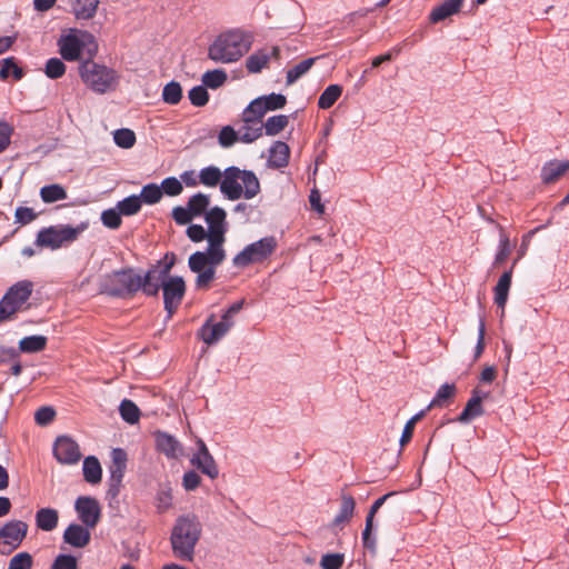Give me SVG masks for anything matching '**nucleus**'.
Listing matches in <instances>:
<instances>
[{"mask_svg":"<svg viewBox=\"0 0 569 569\" xmlns=\"http://www.w3.org/2000/svg\"><path fill=\"white\" fill-rule=\"evenodd\" d=\"M113 140L117 146L129 149L136 143V134L131 129H117L113 132Z\"/></svg>","mask_w":569,"mask_h":569,"instance_id":"47","label":"nucleus"},{"mask_svg":"<svg viewBox=\"0 0 569 569\" xmlns=\"http://www.w3.org/2000/svg\"><path fill=\"white\" fill-rule=\"evenodd\" d=\"M66 72V66L59 58H51L47 61L44 73L50 79L61 78Z\"/></svg>","mask_w":569,"mask_h":569,"instance_id":"48","label":"nucleus"},{"mask_svg":"<svg viewBox=\"0 0 569 569\" xmlns=\"http://www.w3.org/2000/svg\"><path fill=\"white\" fill-rule=\"evenodd\" d=\"M356 501L351 495L341 493V505L338 513L330 523V528L342 529L353 517Z\"/></svg>","mask_w":569,"mask_h":569,"instance_id":"20","label":"nucleus"},{"mask_svg":"<svg viewBox=\"0 0 569 569\" xmlns=\"http://www.w3.org/2000/svg\"><path fill=\"white\" fill-rule=\"evenodd\" d=\"M33 292V282L18 281L11 286L0 300V322L8 321L17 312L29 307L28 300Z\"/></svg>","mask_w":569,"mask_h":569,"instance_id":"8","label":"nucleus"},{"mask_svg":"<svg viewBox=\"0 0 569 569\" xmlns=\"http://www.w3.org/2000/svg\"><path fill=\"white\" fill-rule=\"evenodd\" d=\"M191 104L196 107H203L209 101V93L204 86H196L189 90L188 93Z\"/></svg>","mask_w":569,"mask_h":569,"instance_id":"50","label":"nucleus"},{"mask_svg":"<svg viewBox=\"0 0 569 569\" xmlns=\"http://www.w3.org/2000/svg\"><path fill=\"white\" fill-rule=\"evenodd\" d=\"M156 448L169 459L182 456L183 447L178 439L164 431L154 432Z\"/></svg>","mask_w":569,"mask_h":569,"instance_id":"19","label":"nucleus"},{"mask_svg":"<svg viewBox=\"0 0 569 569\" xmlns=\"http://www.w3.org/2000/svg\"><path fill=\"white\" fill-rule=\"evenodd\" d=\"M290 158V148L283 141H274L269 148L268 166L273 169L286 167Z\"/></svg>","mask_w":569,"mask_h":569,"instance_id":"22","label":"nucleus"},{"mask_svg":"<svg viewBox=\"0 0 569 569\" xmlns=\"http://www.w3.org/2000/svg\"><path fill=\"white\" fill-rule=\"evenodd\" d=\"M79 73L83 83L99 94L116 90L120 80L114 69L97 63L92 58L80 63Z\"/></svg>","mask_w":569,"mask_h":569,"instance_id":"5","label":"nucleus"},{"mask_svg":"<svg viewBox=\"0 0 569 569\" xmlns=\"http://www.w3.org/2000/svg\"><path fill=\"white\" fill-rule=\"evenodd\" d=\"M82 473L90 485H98L102 478V468L97 457L88 456L83 460Z\"/></svg>","mask_w":569,"mask_h":569,"instance_id":"27","label":"nucleus"},{"mask_svg":"<svg viewBox=\"0 0 569 569\" xmlns=\"http://www.w3.org/2000/svg\"><path fill=\"white\" fill-rule=\"evenodd\" d=\"M218 140H219V143L221 147H224V148L231 147L236 141L239 140L238 131H236L230 126H226L220 130Z\"/></svg>","mask_w":569,"mask_h":569,"instance_id":"57","label":"nucleus"},{"mask_svg":"<svg viewBox=\"0 0 569 569\" xmlns=\"http://www.w3.org/2000/svg\"><path fill=\"white\" fill-rule=\"evenodd\" d=\"M27 531L28 525L21 520H10L0 527V552L11 553L21 545Z\"/></svg>","mask_w":569,"mask_h":569,"instance_id":"12","label":"nucleus"},{"mask_svg":"<svg viewBox=\"0 0 569 569\" xmlns=\"http://www.w3.org/2000/svg\"><path fill=\"white\" fill-rule=\"evenodd\" d=\"M456 392V386L453 383H445L437 390L436 396L428 406L431 407H443L448 399L453 397Z\"/></svg>","mask_w":569,"mask_h":569,"instance_id":"46","label":"nucleus"},{"mask_svg":"<svg viewBox=\"0 0 569 569\" xmlns=\"http://www.w3.org/2000/svg\"><path fill=\"white\" fill-rule=\"evenodd\" d=\"M512 269L505 271L493 288V300L498 308L501 309V317L505 315V307L508 301L509 290L511 287Z\"/></svg>","mask_w":569,"mask_h":569,"instance_id":"23","label":"nucleus"},{"mask_svg":"<svg viewBox=\"0 0 569 569\" xmlns=\"http://www.w3.org/2000/svg\"><path fill=\"white\" fill-rule=\"evenodd\" d=\"M227 81V73L221 69L210 70L203 73L202 83L206 88L217 89Z\"/></svg>","mask_w":569,"mask_h":569,"instance_id":"45","label":"nucleus"},{"mask_svg":"<svg viewBox=\"0 0 569 569\" xmlns=\"http://www.w3.org/2000/svg\"><path fill=\"white\" fill-rule=\"evenodd\" d=\"M52 450L54 458L62 465H76L82 458L79 445L70 436H59Z\"/></svg>","mask_w":569,"mask_h":569,"instance_id":"15","label":"nucleus"},{"mask_svg":"<svg viewBox=\"0 0 569 569\" xmlns=\"http://www.w3.org/2000/svg\"><path fill=\"white\" fill-rule=\"evenodd\" d=\"M373 521L366 519V526L362 531V543L366 549L376 550V538L372 536Z\"/></svg>","mask_w":569,"mask_h":569,"instance_id":"60","label":"nucleus"},{"mask_svg":"<svg viewBox=\"0 0 569 569\" xmlns=\"http://www.w3.org/2000/svg\"><path fill=\"white\" fill-rule=\"evenodd\" d=\"M262 136V127L256 122H243L238 130L239 141L251 143Z\"/></svg>","mask_w":569,"mask_h":569,"instance_id":"36","label":"nucleus"},{"mask_svg":"<svg viewBox=\"0 0 569 569\" xmlns=\"http://www.w3.org/2000/svg\"><path fill=\"white\" fill-rule=\"evenodd\" d=\"M319 58L320 57H311V58L305 59V60L300 61L299 63H297L296 66H293L292 68L288 69L287 77H286L287 84L291 86L296 81H298L301 77L307 74Z\"/></svg>","mask_w":569,"mask_h":569,"instance_id":"30","label":"nucleus"},{"mask_svg":"<svg viewBox=\"0 0 569 569\" xmlns=\"http://www.w3.org/2000/svg\"><path fill=\"white\" fill-rule=\"evenodd\" d=\"M52 569H77V559L71 555H59L52 563Z\"/></svg>","mask_w":569,"mask_h":569,"instance_id":"62","label":"nucleus"},{"mask_svg":"<svg viewBox=\"0 0 569 569\" xmlns=\"http://www.w3.org/2000/svg\"><path fill=\"white\" fill-rule=\"evenodd\" d=\"M223 171L216 166H208L199 171L200 184L208 188H216L220 186Z\"/></svg>","mask_w":569,"mask_h":569,"instance_id":"33","label":"nucleus"},{"mask_svg":"<svg viewBox=\"0 0 569 569\" xmlns=\"http://www.w3.org/2000/svg\"><path fill=\"white\" fill-rule=\"evenodd\" d=\"M140 290L138 274L132 268L112 271L102 277L99 283L100 293L124 298L132 296Z\"/></svg>","mask_w":569,"mask_h":569,"instance_id":"7","label":"nucleus"},{"mask_svg":"<svg viewBox=\"0 0 569 569\" xmlns=\"http://www.w3.org/2000/svg\"><path fill=\"white\" fill-rule=\"evenodd\" d=\"M186 233H187V237L192 241V242H201L203 241L204 239H207V241L209 242V231L208 229L206 230L203 228V226L201 224H190L187 230H186Z\"/></svg>","mask_w":569,"mask_h":569,"instance_id":"56","label":"nucleus"},{"mask_svg":"<svg viewBox=\"0 0 569 569\" xmlns=\"http://www.w3.org/2000/svg\"><path fill=\"white\" fill-rule=\"evenodd\" d=\"M260 98L262 99L264 110H268V111L282 109L287 103L286 96H283L281 93L272 92L267 96H261Z\"/></svg>","mask_w":569,"mask_h":569,"instance_id":"49","label":"nucleus"},{"mask_svg":"<svg viewBox=\"0 0 569 569\" xmlns=\"http://www.w3.org/2000/svg\"><path fill=\"white\" fill-rule=\"evenodd\" d=\"M78 518L88 528H94L100 519V506L92 497L82 496L76 500Z\"/></svg>","mask_w":569,"mask_h":569,"instance_id":"17","label":"nucleus"},{"mask_svg":"<svg viewBox=\"0 0 569 569\" xmlns=\"http://www.w3.org/2000/svg\"><path fill=\"white\" fill-rule=\"evenodd\" d=\"M173 264L174 256L172 254L171 260L166 262L163 266H160L159 262L157 266H152L143 277L138 274L140 290H142L147 296H157L160 288H162V283L167 280Z\"/></svg>","mask_w":569,"mask_h":569,"instance_id":"11","label":"nucleus"},{"mask_svg":"<svg viewBox=\"0 0 569 569\" xmlns=\"http://www.w3.org/2000/svg\"><path fill=\"white\" fill-rule=\"evenodd\" d=\"M497 229L499 231V246H498V251L495 256L493 264L500 266L509 257V254L511 252V247H510L509 237L505 232L503 227L500 224H497Z\"/></svg>","mask_w":569,"mask_h":569,"instance_id":"34","label":"nucleus"},{"mask_svg":"<svg viewBox=\"0 0 569 569\" xmlns=\"http://www.w3.org/2000/svg\"><path fill=\"white\" fill-rule=\"evenodd\" d=\"M141 200L140 197L136 194H131L117 203V208L120 211L121 216H133L138 213L141 209Z\"/></svg>","mask_w":569,"mask_h":569,"instance_id":"44","label":"nucleus"},{"mask_svg":"<svg viewBox=\"0 0 569 569\" xmlns=\"http://www.w3.org/2000/svg\"><path fill=\"white\" fill-rule=\"evenodd\" d=\"M10 74L13 76L14 80L22 79V77L24 74L22 68H20L16 63L14 58H12V57L2 59L0 61V79L7 80Z\"/></svg>","mask_w":569,"mask_h":569,"instance_id":"39","label":"nucleus"},{"mask_svg":"<svg viewBox=\"0 0 569 569\" xmlns=\"http://www.w3.org/2000/svg\"><path fill=\"white\" fill-rule=\"evenodd\" d=\"M289 123V116L286 114H276L272 117H269L263 123H260V127H262V132L267 136H277L282 130L286 129V127Z\"/></svg>","mask_w":569,"mask_h":569,"instance_id":"31","label":"nucleus"},{"mask_svg":"<svg viewBox=\"0 0 569 569\" xmlns=\"http://www.w3.org/2000/svg\"><path fill=\"white\" fill-rule=\"evenodd\" d=\"M101 221L103 226L110 229H118L121 226V213L118 208H110L101 213Z\"/></svg>","mask_w":569,"mask_h":569,"instance_id":"52","label":"nucleus"},{"mask_svg":"<svg viewBox=\"0 0 569 569\" xmlns=\"http://www.w3.org/2000/svg\"><path fill=\"white\" fill-rule=\"evenodd\" d=\"M121 418L128 423H136L140 418V410L138 406L129 399H123L119 406Z\"/></svg>","mask_w":569,"mask_h":569,"instance_id":"41","label":"nucleus"},{"mask_svg":"<svg viewBox=\"0 0 569 569\" xmlns=\"http://www.w3.org/2000/svg\"><path fill=\"white\" fill-rule=\"evenodd\" d=\"M227 213L220 207H213L204 214L208 224L209 244L204 251H196L188 259L189 269L197 273L194 281L199 290H208L216 277V269L227 258L224 249L228 231Z\"/></svg>","mask_w":569,"mask_h":569,"instance_id":"1","label":"nucleus"},{"mask_svg":"<svg viewBox=\"0 0 569 569\" xmlns=\"http://www.w3.org/2000/svg\"><path fill=\"white\" fill-rule=\"evenodd\" d=\"M141 203L154 204L162 198V189L157 183H148L142 187L140 194Z\"/></svg>","mask_w":569,"mask_h":569,"instance_id":"43","label":"nucleus"},{"mask_svg":"<svg viewBox=\"0 0 569 569\" xmlns=\"http://www.w3.org/2000/svg\"><path fill=\"white\" fill-rule=\"evenodd\" d=\"M219 187L221 193L231 201L241 197L249 200L260 192V182L256 173L234 166L224 169Z\"/></svg>","mask_w":569,"mask_h":569,"instance_id":"4","label":"nucleus"},{"mask_svg":"<svg viewBox=\"0 0 569 569\" xmlns=\"http://www.w3.org/2000/svg\"><path fill=\"white\" fill-rule=\"evenodd\" d=\"M200 482H201V478L196 471L189 470V471L184 472L183 478H182V486L187 491H192V490L197 489L199 487Z\"/></svg>","mask_w":569,"mask_h":569,"instance_id":"64","label":"nucleus"},{"mask_svg":"<svg viewBox=\"0 0 569 569\" xmlns=\"http://www.w3.org/2000/svg\"><path fill=\"white\" fill-rule=\"evenodd\" d=\"M342 93V88L339 84H330L320 94L318 99V107L320 109L331 108Z\"/></svg>","mask_w":569,"mask_h":569,"instance_id":"35","label":"nucleus"},{"mask_svg":"<svg viewBox=\"0 0 569 569\" xmlns=\"http://www.w3.org/2000/svg\"><path fill=\"white\" fill-rule=\"evenodd\" d=\"M182 99V88L179 82L172 80L168 82L162 90V100L171 106H176Z\"/></svg>","mask_w":569,"mask_h":569,"instance_id":"42","label":"nucleus"},{"mask_svg":"<svg viewBox=\"0 0 569 569\" xmlns=\"http://www.w3.org/2000/svg\"><path fill=\"white\" fill-rule=\"evenodd\" d=\"M190 463L212 480L219 476V468L202 439L197 440V451L192 455Z\"/></svg>","mask_w":569,"mask_h":569,"instance_id":"16","label":"nucleus"},{"mask_svg":"<svg viewBox=\"0 0 569 569\" xmlns=\"http://www.w3.org/2000/svg\"><path fill=\"white\" fill-rule=\"evenodd\" d=\"M127 452L121 448H114L111 451V465L109 467V479L122 482L127 469Z\"/></svg>","mask_w":569,"mask_h":569,"instance_id":"26","label":"nucleus"},{"mask_svg":"<svg viewBox=\"0 0 569 569\" xmlns=\"http://www.w3.org/2000/svg\"><path fill=\"white\" fill-rule=\"evenodd\" d=\"M33 565V558L28 552H19L14 555L8 565V569H31Z\"/></svg>","mask_w":569,"mask_h":569,"instance_id":"53","label":"nucleus"},{"mask_svg":"<svg viewBox=\"0 0 569 569\" xmlns=\"http://www.w3.org/2000/svg\"><path fill=\"white\" fill-rule=\"evenodd\" d=\"M465 0H443L429 13L431 23H439L460 12Z\"/></svg>","mask_w":569,"mask_h":569,"instance_id":"21","label":"nucleus"},{"mask_svg":"<svg viewBox=\"0 0 569 569\" xmlns=\"http://www.w3.org/2000/svg\"><path fill=\"white\" fill-rule=\"evenodd\" d=\"M87 223L71 227L68 224H58L44 228L38 232V246L59 249L72 243L87 229Z\"/></svg>","mask_w":569,"mask_h":569,"instance_id":"9","label":"nucleus"},{"mask_svg":"<svg viewBox=\"0 0 569 569\" xmlns=\"http://www.w3.org/2000/svg\"><path fill=\"white\" fill-rule=\"evenodd\" d=\"M483 415L482 402H480L478 397H471L468 401L461 413L458 416L457 420L461 423H467L473 420L477 417Z\"/></svg>","mask_w":569,"mask_h":569,"instance_id":"32","label":"nucleus"},{"mask_svg":"<svg viewBox=\"0 0 569 569\" xmlns=\"http://www.w3.org/2000/svg\"><path fill=\"white\" fill-rule=\"evenodd\" d=\"M202 535V525L193 513L179 516L171 529L170 545L176 559L191 562Z\"/></svg>","mask_w":569,"mask_h":569,"instance_id":"2","label":"nucleus"},{"mask_svg":"<svg viewBox=\"0 0 569 569\" xmlns=\"http://www.w3.org/2000/svg\"><path fill=\"white\" fill-rule=\"evenodd\" d=\"M252 44V34L231 30L220 34L209 47V58L216 62L230 63L239 60Z\"/></svg>","mask_w":569,"mask_h":569,"instance_id":"3","label":"nucleus"},{"mask_svg":"<svg viewBox=\"0 0 569 569\" xmlns=\"http://www.w3.org/2000/svg\"><path fill=\"white\" fill-rule=\"evenodd\" d=\"M162 291L164 309L168 312V316L171 317L172 313L178 309L184 296V280L179 276H168L167 280L162 283Z\"/></svg>","mask_w":569,"mask_h":569,"instance_id":"13","label":"nucleus"},{"mask_svg":"<svg viewBox=\"0 0 569 569\" xmlns=\"http://www.w3.org/2000/svg\"><path fill=\"white\" fill-rule=\"evenodd\" d=\"M14 217L17 223L24 226L32 222L36 219V213L31 208L19 207L16 209Z\"/></svg>","mask_w":569,"mask_h":569,"instance_id":"61","label":"nucleus"},{"mask_svg":"<svg viewBox=\"0 0 569 569\" xmlns=\"http://www.w3.org/2000/svg\"><path fill=\"white\" fill-rule=\"evenodd\" d=\"M172 218L176 221V223L183 226V224L191 222V220L194 218V216L191 213L188 206L187 207L178 206L172 209Z\"/></svg>","mask_w":569,"mask_h":569,"instance_id":"59","label":"nucleus"},{"mask_svg":"<svg viewBox=\"0 0 569 569\" xmlns=\"http://www.w3.org/2000/svg\"><path fill=\"white\" fill-rule=\"evenodd\" d=\"M280 48L278 46L264 47L250 54L246 60V68L249 73H259L267 67L270 59H279Z\"/></svg>","mask_w":569,"mask_h":569,"instance_id":"18","label":"nucleus"},{"mask_svg":"<svg viewBox=\"0 0 569 569\" xmlns=\"http://www.w3.org/2000/svg\"><path fill=\"white\" fill-rule=\"evenodd\" d=\"M160 187L162 189V196L167 194L170 197H176L179 196L183 190L182 182L176 177H168L163 179Z\"/></svg>","mask_w":569,"mask_h":569,"instance_id":"51","label":"nucleus"},{"mask_svg":"<svg viewBox=\"0 0 569 569\" xmlns=\"http://www.w3.org/2000/svg\"><path fill=\"white\" fill-rule=\"evenodd\" d=\"M214 316L211 315L199 329L198 336L208 346L218 343L233 327L234 321L221 316V320L213 322Z\"/></svg>","mask_w":569,"mask_h":569,"instance_id":"14","label":"nucleus"},{"mask_svg":"<svg viewBox=\"0 0 569 569\" xmlns=\"http://www.w3.org/2000/svg\"><path fill=\"white\" fill-rule=\"evenodd\" d=\"M209 196L199 192L190 197V199L187 202V206L196 218L202 216L203 213L206 214V212L208 211L207 209L209 207Z\"/></svg>","mask_w":569,"mask_h":569,"instance_id":"40","label":"nucleus"},{"mask_svg":"<svg viewBox=\"0 0 569 569\" xmlns=\"http://www.w3.org/2000/svg\"><path fill=\"white\" fill-rule=\"evenodd\" d=\"M423 416H425V410H421L420 412H418L417 415H415L411 419H409L407 421V423L405 425V428L402 430V435L400 437V440H399L401 447L406 446L411 440L412 435H413V430H415V425Z\"/></svg>","mask_w":569,"mask_h":569,"instance_id":"55","label":"nucleus"},{"mask_svg":"<svg viewBox=\"0 0 569 569\" xmlns=\"http://www.w3.org/2000/svg\"><path fill=\"white\" fill-rule=\"evenodd\" d=\"M57 411L52 406L38 408V426H49L56 419Z\"/></svg>","mask_w":569,"mask_h":569,"instance_id":"58","label":"nucleus"},{"mask_svg":"<svg viewBox=\"0 0 569 569\" xmlns=\"http://www.w3.org/2000/svg\"><path fill=\"white\" fill-rule=\"evenodd\" d=\"M59 52L67 61H76L81 53L92 58L98 52V43L93 34L88 31L70 29L59 41Z\"/></svg>","mask_w":569,"mask_h":569,"instance_id":"6","label":"nucleus"},{"mask_svg":"<svg viewBox=\"0 0 569 569\" xmlns=\"http://www.w3.org/2000/svg\"><path fill=\"white\" fill-rule=\"evenodd\" d=\"M40 197L46 203H52L67 199V192L60 184L53 183L44 186L40 189Z\"/></svg>","mask_w":569,"mask_h":569,"instance_id":"38","label":"nucleus"},{"mask_svg":"<svg viewBox=\"0 0 569 569\" xmlns=\"http://www.w3.org/2000/svg\"><path fill=\"white\" fill-rule=\"evenodd\" d=\"M277 246L278 242L273 236L261 238L237 253L232 259V264L243 269L253 263H261L274 252Z\"/></svg>","mask_w":569,"mask_h":569,"instance_id":"10","label":"nucleus"},{"mask_svg":"<svg viewBox=\"0 0 569 569\" xmlns=\"http://www.w3.org/2000/svg\"><path fill=\"white\" fill-rule=\"evenodd\" d=\"M268 112L264 110L262 99L260 97L253 99L242 112L243 122L261 123L263 116Z\"/></svg>","mask_w":569,"mask_h":569,"instance_id":"29","label":"nucleus"},{"mask_svg":"<svg viewBox=\"0 0 569 569\" xmlns=\"http://www.w3.org/2000/svg\"><path fill=\"white\" fill-rule=\"evenodd\" d=\"M13 128L6 121H0V153L3 152L11 141Z\"/></svg>","mask_w":569,"mask_h":569,"instance_id":"63","label":"nucleus"},{"mask_svg":"<svg viewBox=\"0 0 569 569\" xmlns=\"http://www.w3.org/2000/svg\"><path fill=\"white\" fill-rule=\"evenodd\" d=\"M90 528L82 527L77 523H71L63 533V539L67 543L76 548H83L90 541Z\"/></svg>","mask_w":569,"mask_h":569,"instance_id":"24","label":"nucleus"},{"mask_svg":"<svg viewBox=\"0 0 569 569\" xmlns=\"http://www.w3.org/2000/svg\"><path fill=\"white\" fill-rule=\"evenodd\" d=\"M58 525V511L51 508L38 510V528L51 531Z\"/></svg>","mask_w":569,"mask_h":569,"instance_id":"37","label":"nucleus"},{"mask_svg":"<svg viewBox=\"0 0 569 569\" xmlns=\"http://www.w3.org/2000/svg\"><path fill=\"white\" fill-rule=\"evenodd\" d=\"M569 170V161L550 160L541 168V180L549 184L560 179Z\"/></svg>","mask_w":569,"mask_h":569,"instance_id":"25","label":"nucleus"},{"mask_svg":"<svg viewBox=\"0 0 569 569\" xmlns=\"http://www.w3.org/2000/svg\"><path fill=\"white\" fill-rule=\"evenodd\" d=\"M345 562L343 553H326L321 557V569H341Z\"/></svg>","mask_w":569,"mask_h":569,"instance_id":"54","label":"nucleus"},{"mask_svg":"<svg viewBox=\"0 0 569 569\" xmlns=\"http://www.w3.org/2000/svg\"><path fill=\"white\" fill-rule=\"evenodd\" d=\"M99 0H74L72 11L78 20H89L94 17Z\"/></svg>","mask_w":569,"mask_h":569,"instance_id":"28","label":"nucleus"}]
</instances>
